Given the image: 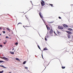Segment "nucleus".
<instances>
[{
    "label": "nucleus",
    "mask_w": 73,
    "mask_h": 73,
    "mask_svg": "<svg viewBox=\"0 0 73 73\" xmlns=\"http://www.w3.org/2000/svg\"><path fill=\"white\" fill-rule=\"evenodd\" d=\"M56 35V36H57V34H56V33L55 34Z\"/></svg>",
    "instance_id": "nucleus-46"
},
{
    "label": "nucleus",
    "mask_w": 73,
    "mask_h": 73,
    "mask_svg": "<svg viewBox=\"0 0 73 73\" xmlns=\"http://www.w3.org/2000/svg\"><path fill=\"white\" fill-rule=\"evenodd\" d=\"M57 33H60V32L59 31H58L57 30Z\"/></svg>",
    "instance_id": "nucleus-35"
},
{
    "label": "nucleus",
    "mask_w": 73,
    "mask_h": 73,
    "mask_svg": "<svg viewBox=\"0 0 73 73\" xmlns=\"http://www.w3.org/2000/svg\"><path fill=\"white\" fill-rule=\"evenodd\" d=\"M31 9H32V8L31 9H30L29 11H30V10H31Z\"/></svg>",
    "instance_id": "nucleus-56"
},
{
    "label": "nucleus",
    "mask_w": 73,
    "mask_h": 73,
    "mask_svg": "<svg viewBox=\"0 0 73 73\" xmlns=\"http://www.w3.org/2000/svg\"><path fill=\"white\" fill-rule=\"evenodd\" d=\"M46 27L47 28V29L48 31H49L50 30V27H48V25H46Z\"/></svg>",
    "instance_id": "nucleus-8"
},
{
    "label": "nucleus",
    "mask_w": 73,
    "mask_h": 73,
    "mask_svg": "<svg viewBox=\"0 0 73 73\" xmlns=\"http://www.w3.org/2000/svg\"><path fill=\"white\" fill-rule=\"evenodd\" d=\"M1 34H0V36H1Z\"/></svg>",
    "instance_id": "nucleus-60"
},
{
    "label": "nucleus",
    "mask_w": 73,
    "mask_h": 73,
    "mask_svg": "<svg viewBox=\"0 0 73 73\" xmlns=\"http://www.w3.org/2000/svg\"><path fill=\"white\" fill-rule=\"evenodd\" d=\"M67 37L68 38H70V37H71V36H70V35H68Z\"/></svg>",
    "instance_id": "nucleus-13"
},
{
    "label": "nucleus",
    "mask_w": 73,
    "mask_h": 73,
    "mask_svg": "<svg viewBox=\"0 0 73 73\" xmlns=\"http://www.w3.org/2000/svg\"><path fill=\"white\" fill-rule=\"evenodd\" d=\"M23 27H24V28H25V29H26V28H25V27H24V26H23Z\"/></svg>",
    "instance_id": "nucleus-41"
},
{
    "label": "nucleus",
    "mask_w": 73,
    "mask_h": 73,
    "mask_svg": "<svg viewBox=\"0 0 73 73\" xmlns=\"http://www.w3.org/2000/svg\"><path fill=\"white\" fill-rule=\"evenodd\" d=\"M49 5H51L52 7H53V5L52 4H49Z\"/></svg>",
    "instance_id": "nucleus-22"
},
{
    "label": "nucleus",
    "mask_w": 73,
    "mask_h": 73,
    "mask_svg": "<svg viewBox=\"0 0 73 73\" xmlns=\"http://www.w3.org/2000/svg\"><path fill=\"white\" fill-rule=\"evenodd\" d=\"M49 63H50V62H49V64H48V65H47V66H48V65H49Z\"/></svg>",
    "instance_id": "nucleus-52"
},
{
    "label": "nucleus",
    "mask_w": 73,
    "mask_h": 73,
    "mask_svg": "<svg viewBox=\"0 0 73 73\" xmlns=\"http://www.w3.org/2000/svg\"><path fill=\"white\" fill-rule=\"evenodd\" d=\"M54 59H55V58L51 60H54Z\"/></svg>",
    "instance_id": "nucleus-58"
},
{
    "label": "nucleus",
    "mask_w": 73,
    "mask_h": 73,
    "mask_svg": "<svg viewBox=\"0 0 73 73\" xmlns=\"http://www.w3.org/2000/svg\"><path fill=\"white\" fill-rule=\"evenodd\" d=\"M47 23H54V21H52L50 22L49 21H47Z\"/></svg>",
    "instance_id": "nucleus-16"
},
{
    "label": "nucleus",
    "mask_w": 73,
    "mask_h": 73,
    "mask_svg": "<svg viewBox=\"0 0 73 73\" xmlns=\"http://www.w3.org/2000/svg\"><path fill=\"white\" fill-rule=\"evenodd\" d=\"M66 32L67 33H68V35H72V33L71 31H66Z\"/></svg>",
    "instance_id": "nucleus-3"
},
{
    "label": "nucleus",
    "mask_w": 73,
    "mask_h": 73,
    "mask_svg": "<svg viewBox=\"0 0 73 73\" xmlns=\"http://www.w3.org/2000/svg\"><path fill=\"white\" fill-rule=\"evenodd\" d=\"M56 58L57 59H58L60 60L59 59L57 58Z\"/></svg>",
    "instance_id": "nucleus-48"
},
{
    "label": "nucleus",
    "mask_w": 73,
    "mask_h": 73,
    "mask_svg": "<svg viewBox=\"0 0 73 73\" xmlns=\"http://www.w3.org/2000/svg\"><path fill=\"white\" fill-rule=\"evenodd\" d=\"M5 42H7V40H5Z\"/></svg>",
    "instance_id": "nucleus-55"
},
{
    "label": "nucleus",
    "mask_w": 73,
    "mask_h": 73,
    "mask_svg": "<svg viewBox=\"0 0 73 73\" xmlns=\"http://www.w3.org/2000/svg\"><path fill=\"white\" fill-rule=\"evenodd\" d=\"M6 58V57H4H4H3V58Z\"/></svg>",
    "instance_id": "nucleus-40"
},
{
    "label": "nucleus",
    "mask_w": 73,
    "mask_h": 73,
    "mask_svg": "<svg viewBox=\"0 0 73 73\" xmlns=\"http://www.w3.org/2000/svg\"><path fill=\"white\" fill-rule=\"evenodd\" d=\"M26 62H27V61H25L23 62V64L24 65V64H26Z\"/></svg>",
    "instance_id": "nucleus-15"
},
{
    "label": "nucleus",
    "mask_w": 73,
    "mask_h": 73,
    "mask_svg": "<svg viewBox=\"0 0 73 73\" xmlns=\"http://www.w3.org/2000/svg\"><path fill=\"white\" fill-rule=\"evenodd\" d=\"M46 36H45V41H47L48 40L46 38Z\"/></svg>",
    "instance_id": "nucleus-24"
},
{
    "label": "nucleus",
    "mask_w": 73,
    "mask_h": 73,
    "mask_svg": "<svg viewBox=\"0 0 73 73\" xmlns=\"http://www.w3.org/2000/svg\"><path fill=\"white\" fill-rule=\"evenodd\" d=\"M0 47L1 48H3V45H2V44H0Z\"/></svg>",
    "instance_id": "nucleus-27"
},
{
    "label": "nucleus",
    "mask_w": 73,
    "mask_h": 73,
    "mask_svg": "<svg viewBox=\"0 0 73 73\" xmlns=\"http://www.w3.org/2000/svg\"><path fill=\"white\" fill-rule=\"evenodd\" d=\"M25 27H27V26H25Z\"/></svg>",
    "instance_id": "nucleus-62"
},
{
    "label": "nucleus",
    "mask_w": 73,
    "mask_h": 73,
    "mask_svg": "<svg viewBox=\"0 0 73 73\" xmlns=\"http://www.w3.org/2000/svg\"><path fill=\"white\" fill-rule=\"evenodd\" d=\"M46 18H48V19H49L50 18V17H46Z\"/></svg>",
    "instance_id": "nucleus-49"
},
{
    "label": "nucleus",
    "mask_w": 73,
    "mask_h": 73,
    "mask_svg": "<svg viewBox=\"0 0 73 73\" xmlns=\"http://www.w3.org/2000/svg\"><path fill=\"white\" fill-rule=\"evenodd\" d=\"M9 32H11V31H10V30H9Z\"/></svg>",
    "instance_id": "nucleus-61"
},
{
    "label": "nucleus",
    "mask_w": 73,
    "mask_h": 73,
    "mask_svg": "<svg viewBox=\"0 0 73 73\" xmlns=\"http://www.w3.org/2000/svg\"><path fill=\"white\" fill-rule=\"evenodd\" d=\"M25 68L26 69H28V68L27 67H25Z\"/></svg>",
    "instance_id": "nucleus-32"
},
{
    "label": "nucleus",
    "mask_w": 73,
    "mask_h": 73,
    "mask_svg": "<svg viewBox=\"0 0 73 73\" xmlns=\"http://www.w3.org/2000/svg\"><path fill=\"white\" fill-rule=\"evenodd\" d=\"M42 21H43L44 23H45V20H44V19H42Z\"/></svg>",
    "instance_id": "nucleus-25"
},
{
    "label": "nucleus",
    "mask_w": 73,
    "mask_h": 73,
    "mask_svg": "<svg viewBox=\"0 0 73 73\" xmlns=\"http://www.w3.org/2000/svg\"><path fill=\"white\" fill-rule=\"evenodd\" d=\"M30 3H31L32 5H33V4L32 3V1H30Z\"/></svg>",
    "instance_id": "nucleus-38"
},
{
    "label": "nucleus",
    "mask_w": 73,
    "mask_h": 73,
    "mask_svg": "<svg viewBox=\"0 0 73 73\" xmlns=\"http://www.w3.org/2000/svg\"><path fill=\"white\" fill-rule=\"evenodd\" d=\"M58 29H61L62 30V29H63V27H61L60 26H58Z\"/></svg>",
    "instance_id": "nucleus-5"
},
{
    "label": "nucleus",
    "mask_w": 73,
    "mask_h": 73,
    "mask_svg": "<svg viewBox=\"0 0 73 73\" xmlns=\"http://www.w3.org/2000/svg\"><path fill=\"white\" fill-rule=\"evenodd\" d=\"M6 29L8 30V31H9V30H10V29L8 28H6Z\"/></svg>",
    "instance_id": "nucleus-33"
},
{
    "label": "nucleus",
    "mask_w": 73,
    "mask_h": 73,
    "mask_svg": "<svg viewBox=\"0 0 73 73\" xmlns=\"http://www.w3.org/2000/svg\"><path fill=\"white\" fill-rule=\"evenodd\" d=\"M3 59L5 60V61H9V58H3Z\"/></svg>",
    "instance_id": "nucleus-7"
},
{
    "label": "nucleus",
    "mask_w": 73,
    "mask_h": 73,
    "mask_svg": "<svg viewBox=\"0 0 73 73\" xmlns=\"http://www.w3.org/2000/svg\"><path fill=\"white\" fill-rule=\"evenodd\" d=\"M18 42H16L15 43V45H18Z\"/></svg>",
    "instance_id": "nucleus-26"
},
{
    "label": "nucleus",
    "mask_w": 73,
    "mask_h": 73,
    "mask_svg": "<svg viewBox=\"0 0 73 73\" xmlns=\"http://www.w3.org/2000/svg\"><path fill=\"white\" fill-rule=\"evenodd\" d=\"M33 28L35 30H36V29H35L34 28H33Z\"/></svg>",
    "instance_id": "nucleus-50"
},
{
    "label": "nucleus",
    "mask_w": 73,
    "mask_h": 73,
    "mask_svg": "<svg viewBox=\"0 0 73 73\" xmlns=\"http://www.w3.org/2000/svg\"><path fill=\"white\" fill-rule=\"evenodd\" d=\"M0 29H2V28H1V27H0Z\"/></svg>",
    "instance_id": "nucleus-47"
},
{
    "label": "nucleus",
    "mask_w": 73,
    "mask_h": 73,
    "mask_svg": "<svg viewBox=\"0 0 73 73\" xmlns=\"http://www.w3.org/2000/svg\"><path fill=\"white\" fill-rule=\"evenodd\" d=\"M2 32H3V33L4 34H5V31H2Z\"/></svg>",
    "instance_id": "nucleus-28"
},
{
    "label": "nucleus",
    "mask_w": 73,
    "mask_h": 73,
    "mask_svg": "<svg viewBox=\"0 0 73 73\" xmlns=\"http://www.w3.org/2000/svg\"><path fill=\"white\" fill-rule=\"evenodd\" d=\"M6 43H7V42H3V44H4V45H5V44H6Z\"/></svg>",
    "instance_id": "nucleus-34"
},
{
    "label": "nucleus",
    "mask_w": 73,
    "mask_h": 73,
    "mask_svg": "<svg viewBox=\"0 0 73 73\" xmlns=\"http://www.w3.org/2000/svg\"><path fill=\"white\" fill-rule=\"evenodd\" d=\"M15 60H17V61H20V60L19 59L17 58H16Z\"/></svg>",
    "instance_id": "nucleus-14"
},
{
    "label": "nucleus",
    "mask_w": 73,
    "mask_h": 73,
    "mask_svg": "<svg viewBox=\"0 0 73 73\" xmlns=\"http://www.w3.org/2000/svg\"><path fill=\"white\" fill-rule=\"evenodd\" d=\"M37 45L38 46V49H40V50H41V48H40V46L38 45V44H37Z\"/></svg>",
    "instance_id": "nucleus-18"
},
{
    "label": "nucleus",
    "mask_w": 73,
    "mask_h": 73,
    "mask_svg": "<svg viewBox=\"0 0 73 73\" xmlns=\"http://www.w3.org/2000/svg\"><path fill=\"white\" fill-rule=\"evenodd\" d=\"M42 52H43V50H42V58L43 59H44V58H43V55H42Z\"/></svg>",
    "instance_id": "nucleus-19"
},
{
    "label": "nucleus",
    "mask_w": 73,
    "mask_h": 73,
    "mask_svg": "<svg viewBox=\"0 0 73 73\" xmlns=\"http://www.w3.org/2000/svg\"><path fill=\"white\" fill-rule=\"evenodd\" d=\"M63 27H64L65 28H68V26L67 25L64 24L63 25Z\"/></svg>",
    "instance_id": "nucleus-6"
},
{
    "label": "nucleus",
    "mask_w": 73,
    "mask_h": 73,
    "mask_svg": "<svg viewBox=\"0 0 73 73\" xmlns=\"http://www.w3.org/2000/svg\"><path fill=\"white\" fill-rule=\"evenodd\" d=\"M7 57H9V56H7Z\"/></svg>",
    "instance_id": "nucleus-57"
},
{
    "label": "nucleus",
    "mask_w": 73,
    "mask_h": 73,
    "mask_svg": "<svg viewBox=\"0 0 73 73\" xmlns=\"http://www.w3.org/2000/svg\"><path fill=\"white\" fill-rule=\"evenodd\" d=\"M58 18L59 19H61L62 18L61 17H58Z\"/></svg>",
    "instance_id": "nucleus-30"
},
{
    "label": "nucleus",
    "mask_w": 73,
    "mask_h": 73,
    "mask_svg": "<svg viewBox=\"0 0 73 73\" xmlns=\"http://www.w3.org/2000/svg\"><path fill=\"white\" fill-rule=\"evenodd\" d=\"M31 27V26H27V27Z\"/></svg>",
    "instance_id": "nucleus-42"
},
{
    "label": "nucleus",
    "mask_w": 73,
    "mask_h": 73,
    "mask_svg": "<svg viewBox=\"0 0 73 73\" xmlns=\"http://www.w3.org/2000/svg\"><path fill=\"white\" fill-rule=\"evenodd\" d=\"M62 69H65V67L62 66Z\"/></svg>",
    "instance_id": "nucleus-21"
},
{
    "label": "nucleus",
    "mask_w": 73,
    "mask_h": 73,
    "mask_svg": "<svg viewBox=\"0 0 73 73\" xmlns=\"http://www.w3.org/2000/svg\"><path fill=\"white\" fill-rule=\"evenodd\" d=\"M0 67H2V68H5L6 69H7V68L5 67V66H4L2 65H1L0 66Z\"/></svg>",
    "instance_id": "nucleus-11"
},
{
    "label": "nucleus",
    "mask_w": 73,
    "mask_h": 73,
    "mask_svg": "<svg viewBox=\"0 0 73 73\" xmlns=\"http://www.w3.org/2000/svg\"><path fill=\"white\" fill-rule=\"evenodd\" d=\"M43 50H48V49L47 48L45 47L43 49Z\"/></svg>",
    "instance_id": "nucleus-10"
},
{
    "label": "nucleus",
    "mask_w": 73,
    "mask_h": 73,
    "mask_svg": "<svg viewBox=\"0 0 73 73\" xmlns=\"http://www.w3.org/2000/svg\"><path fill=\"white\" fill-rule=\"evenodd\" d=\"M10 39H11V37L10 38Z\"/></svg>",
    "instance_id": "nucleus-63"
},
{
    "label": "nucleus",
    "mask_w": 73,
    "mask_h": 73,
    "mask_svg": "<svg viewBox=\"0 0 73 73\" xmlns=\"http://www.w3.org/2000/svg\"><path fill=\"white\" fill-rule=\"evenodd\" d=\"M54 34H56V32H55V31H54Z\"/></svg>",
    "instance_id": "nucleus-39"
},
{
    "label": "nucleus",
    "mask_w": 73,
    "mask_h": 73,
    "mask_svg": "<svg viewBox=\"0 0 73 73\" xmlns=\"http://www.w3.org/2000/svg\"><path fill=\"white\" fill-rule=\"evenodd\" d=\"M57 33L58 34V35H60V33Z\"/></svg>",
    "instance_id": "nucleus-51"
},
{
    "label": "nucleus",
    "mask_w": 73,
    "mask_h": 73,
    "mask_svg": "<svg viewBox=\"0 0 73 73\" xmlns=\"http://www.w3.org/2000/svg\"><path fill=\"white\" fill-rule=\"evenodd\" d=\"M2 62H5V61L3 60H0V63H2Z\"/></svg>",
    "instance_id": "nucleus-17"
},
{
    "label": "nucleus",
    "mask_w": 73,
    "mask_h": 73,
    "mask_svg": "<svg viewBox=\"0 0 73 73\" xmlns=\"http://www.w3.org/2000/svg\"><path fill=\"white\" fill-rule=\"evenodd\" d=\"M4 72V70H3L2 71H0V73H3Z\"/></svg>",
    "instance_id": "nucleus-23"
},
{
    "label": "nucleus",
    "mask_w": 73,
    "mask_h": 73,
    "mask_svg": "<svg viewBox=\"0 0 73 73\" xmlns=\"http://www.w3.org/2000/svg\"><path fill=\"white\" fill-rule=\"evenodd\" d=\"M48 33V32H47V34L46 35V38H49V36H48V35H47Z\"/></svg>",
    "instance_id": "nucleus-20"
},
{
    "label": "nucleus",
    "mask_w": 73,
    "mask_h": 73,
    "mask_svg": "<svg viewBox=\"0 0 73 73\" xmlns=\"http://www.w3.org/2000/svg\"><path fill=\"white\" fill-rule=\"evenodd\" d=\"M53 29H51L50 30V31L49 32V33H50V35L51 36H53Z\"/></svg>",
    "instance_id": "nucleus-2"
},
{
    "label": "nucleus",
    "mask_w": 73,
    "mask_h": 73,
    "mask_svg": "<svg viewBox=\"0 0 73 73\" xmlns=\"http://www.w3.org/2000/svg\"><path fill=\"white\" fill-rule=\"evenodd\" d=\"M38 34H39V36L40 35V34H39V33H38Z\"/></svg>",
    "instance_id": "nucleus-53"
},
{
    "label": "nucleus",
    "mask_w": 73,
    "mask_h": 73,
    "mask_svg": "<svg viewBox=\"0 0 73 73\" xmlns=\"http://www.w3.org/2000/svg\"><path fill=\"white\" fill-rule=\"evenodd\" d=\"M68 31H73V29H71L70 28H69L68 29Z\"/></svg>",
    "instance_id": "nucleus-9"
},
{
    "label": "nucleus",
    "mask_w": 73,
    "mask_h": 73,
    "mask_svg": "<svg viewBox=\"0 0 73 73\" xmlns=\"http://www.w3.org/2000/svg\"><path fill=\"white\" fill-rule=\"evenodd\" d=\"M25 17H26V18H27V19H28V18L27 17V16H26V15H25Z\"/></svg>",
    "instance_id": "nucleus-37"
},
{
    "label": "nucleus",
    "mask_w": 73,
    "mask_h": 73,
    "mask_svg": "<svg viewBox=\"0 0 73 73\" xmlns=\"http://www.w3.org/2000/svg\"><path fill=\"white\" fill-rule=\"evenodd\" d=\"M24 13V11L23 12V13Z\"/></svg>",
    "instance_id": "nucleus-64"
},
{
    "label": "nucleus",
    "mask_w": 73,
    "mask_h": 73,
    "mask_svg": "<svg viewBox=\"0 0 73 73\" xmlns=\"http://www.w3.org/2000/svg\"><path fill=\"white\" fill-rule=\"evenodd\" d=\"M9 53H10L11 54L13 55V54H15V53H14V52H13L10 51Z\"/></svg>",
    "instance_id": "nucleus-12"
},
{
    "label": "nucleus",
    "mask_w": 73,
    "mask_h": 73,
    "mask_svg": "<svg viewBox=\"0 0 73 73\" xmlns=\"http://www.w3.org/2000/svg\"><path fill=\"white\" fill-rule=\"evenodd\" d=\"M6 38H9V37H8V36H6Z\"/></svg>",
    "instance_id": "nucleus-31"
},
{
    "label": "nucleus",
    "mask_w": 73,
    "mask_h": 73,
    "mask_svg": "<svg viewBox=\"0 0 73 73\" xmlns=\"http://www.w3.org/2000/svg\"><path fill=\"white\" fill-rule=\"evenodd\" d=\"M39 16H40V18H41V19H43V16H42V15H41V13L40 12H39Z\"/></svg>",
    "instance_id": "nucleus-4"
},
{
    "label": "nucleus",
    "mask_w": 73,
    "mask_h": 73,
    "mask_svg": "<svg viewBox=\"0 0 73 73\" xmlns=\"http://www.w3.org/2000/svg\"><path fill=\"white\" fill-rule=\"evenodd\" d=\"M62 31H63V32H64V31H65L64 30H62Z\"/></svg>",
    "instance_id": "nucleus-43"
},
{
    "label": "nucleus",
    "mask_w": 73,
    "mask_h": 73,
    "mask_svg": "<svg viewBox=\"0 0 73 73\" xmlns=\"http://www.w3.org/2000/svg\"><path fill=\"white\" fill-rule=\"evenodd\" d=\"M3 30H5V29H4V28L3 29Z\"/></svg>",
    "instance_id": "nucleus-59"
},
{
    "label": "nucleus",
    "mask_w": 73,
    "mask_h": 73,
    "mask_svg": "<svg viewBox=\"0 0 73 73\" xmlns=\"http://www.w3.org/2000/svg\"><path fill=\"white\" fill-rule=\"evenodd\" d=\"M11 33H12V34H13V31H12V32Z\"/></svg>",
    "instance_id": "nucleus-45"
},
{
    "label": "nucleus",
    "mask_w": 73,
    "mask_h": 73,
    "mask_svg": "<svg viewBox=\"0 0 73 73\" xmlns=\"http://www.w3.org/2000/svg\"><path fill=\"white\" fill-rule=\"evenodd\" d=\"M40 3L42 6L41 8H43L42 7H43V6H44V5H45V4H47L46 3H45V1L42 0L41 1V2H40Z\"/></svg>",
    "instance_id": "nucleus-1"
},
{
    "label": "nucleus",
    "mask_w": 73,
    "mask_h": 73,
    "mask_svg": "<svg viewBox=\"0 0 73 73\" xmlns=\"http://www.w3.org/2000/svg\"><path fill=\"white\" fill-rule=\"evenodd\" d=\"M44 23V24L46 26V25H46V22H45Z\"/></svg>",
    "instance_id": "nucleus-36"
},
{
    "label": "nucleus",
    "mask_w": 73,
    "mask_h": 73,
    "mask_svg": "<svg viewBox=\"0 0 73 73\" xmlns=\"http://www.w3.org/2000/svg\"><path fill=\"white\" fill-rule=\"evenodd\" d=\"M45 62H44V63L43 64V65H44L45 64Z\"/></svg>",
    "instance_id": "nucleus-54"
},
{
    "label": "nucleus",
    "mask_w": 73,
    "mask_h": 73,
    "mask_svg": "<svg viewBox=\"0 0 73 73\" xmlns=\"http://www.w3.org/2000/svg\"><path fill=\"white\" fill-rule=\"evenodd\" d=\"M14 49H15V48H13L12 49V50H14Z\"/></svg>",
    "instance_id": "nucleus-44"
},
{
    "label": "nucleus",
    "mask_w": 73,
    "mask_h": 73,
    "mask_svg": "<svg viewBox=\"0 0 73 73\" xmlns=\"http://www.w3.org/2000/svg\"><path fill=\"white\" fill-rule=\"evenodd\" d=\"M22 24V23L19 22V23H18L17 25H19V24Z\"/></svg>",
    "instance_id": "nucleus-29"
}]
</instances>
